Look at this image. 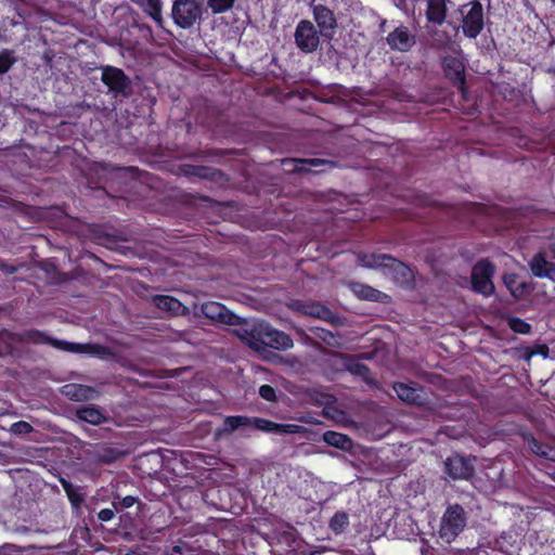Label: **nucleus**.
I'll return each instance as SVG.
<instances>
[{"mask_svg": "<svg viewBox=\"0 0 555 555\" xmlns=\"http://www.w3.org/2000/svg\"><path fill=\"white\" fill-rule=\"evenodd\" d=\"M360 263L365 268H380L392 274L396 282L405 284L413 279L411 269L402 261L386 254H361Z\"/></svg>", "mask_w": 555, "mask_h": 555, "instance_id": "obj_1", "label": "nucleus"}, {"mask_svg": "<svg viewBox=\"0 0 555 555\" xmlns=\"http://www.w3.org/2000/svg\"><path fill=\"white\" fill-rule=\"evenodd\" d=\"M466 527V512L460 504L447 507L440 522L439 537L446 543L454 541Z\"/></svg>", "mask_w": 555, "mask_h": 555, "instance_id": "obj_2", "label": "nucleus"}, {"mask_svg": "<svg viewBox=\"0 0 555 555\" xmlns=\"http://www.w3.org/2000/svg\"><path fill=\"white\" fill-rule=\"evenodd\" d=\"M494 273L495 267L488 258L478 260L472 269V289L486 297L491 296L495 291L494 283L492 281Z\"/></svg>", "mask_w": 555, "mask_h": 555, "instance_id": "obj_3", "label": "nucleus"}, {"mask_svg": "<svg viewBox=\"0 0 555 555\" xmlns=\"http://www.w3.org/2000/svg\"><path fill=\"white\" fill-rule=\"evenodd\" d=\"M462 15V30L465 37L477 38L485 26L483 8L479 0L464 4L460 9Z\"/></svg>", "mask_w": 555, "mask_h": 555, "instance_id": "obj_4", "label": "nucleus"}, {"mask_svg": "<svg viewBox=\"0 0 555 555\" xmlns=\"http://www.w3.org/2000/svg\"><path fill=\"white\" fill-rule=\"evenodd\" d=\"M29 338L36 344H48L54 348L76 353H100L102 346L98 344H80V343H72L66 340H61L57 338H53L48 336L44 332L39 330H33L28 334Z\"/></svg>", "mask_w": 555, "mask_h": 555, "instance_id": "obj_5", "label": "nucleus"}, {"mask_svg": "<svg viewBox=\"0 0 555 555\" xmlns=\"http://www.w3.org/2000/svg\"><path fill=\"white\" fill-rule=\"evenodd\" d=\"M202 0H175L171 10L173 22L181 28L188 29L202 17Z\"/></svg>", "mask_w": 555, "mask_h": 555, "instance_id": "obj_6", "label": "nucleus"}, {"mask_svg": "<svg viewBox=\"0 0 555 555\" xmlns=\"http://www.w3.org/2000/svg\"><path fill=\"white\" fill-rule=\"evenodd\" d=\"M282 165L287 172L322 173L337 167V162L324 158H285Z\"/></svg>", "mask_w": 555, "mask_h": 555, "instance_id": "obj_7", "label": "nucleus"}, {"mask_svg": "<svg viewBox=\"0 0 555 555\" xmlns=\"http://www.w3.org/2000/svg\"><path fill=\"white\" fill-rule=\"evenodd\" d=\"M101 70V80L108 88L109 92L122 96H129L131 94V80L122 69L106 65L102 66Z\"/></svg>", "mask_w": 555, "mask_h": 555, "instance_id": "obj_8", "label": "nucleus"}, {"mask_svg": "<svg viewBox=\"0 0 555 555\" xmlns=\"http://www.w3.org/2000/svg\"><path fill=\"white\" fill-rule=\"evenodd\" d=\"M204 318L216 324L241 325L242 319L230 311L224 305L217 301H206L201 306Z\"/></svg>", "mask_w": 555, "mask_h": 555, "instance_id": "obj_9", "label": "nucleus"}, {"mask_svg": "<svg viewBox=\"0 0 555 555\" xmlns=\"http://www.w3.org/2000/svg\"><path fill=\"white\" fill-rule=\"evenodd\" d=\"M258 338L262 345L276 350H287L294 345L288 334L273 328L269 324L260 325Z\"/></svg>", "mask_w": 555, "mask_h": 555, "instance_id": "obj_10", "label": "nucleus"}, {"mask_svg": "<svg viewBox=\"0 0 555 555\" xmlns=\"http://www.w3.org/2000/svg\"><path fill=\"white\" fill-rule=\"evenodd\" d=\"M295 42L306 53L317 50L320 40L315 27L310 21L302 20L298 23L295 30Z\"/></svg>", "mask_w": 555, "mask_h": 555, "instance_id": "obj_11", "label": "nucleus"}, {"mask_svg": "<svg viewBox=\"0 0 555 555\" xmlns=\"http://www.w3.org/2000/svg\"><path fill=\"white\" fill-rule=\"evenodd\" d=\"M446 473L453 480L469 479L475 474V468L472 460L459 454L449 456L444 462Z\"/></svg>", "mask_w": 555, "mask_h": 555, "instance_id": "obj_12", "label": "nucleus"}, {"mask_svg": "<svg viewBox=\"0 0 555 555\" xmlns=\"http://www.w3.org/2000/svg\"><path fill=\"white\" fill-rule=\"evenodd\" d=\"M442 69L446 77L457 87L463 93L466 88L465 65L462 60L455 56H444L442 60Z\"/></svg>", "mask_w": 555, "mask_h": 555, "instance_id": "obj_13", "label": "nucleus"}, {"mask_svg": "<svg viewBox=\"0 0 555 555\" xmlns=\"http://www.w3.org/2000/svg\"><path fill=\"white\" fill-rule=\"evenodd\" d=\"M91 459L100 464H113L125 456V451L111 442L96 443L89 451Z\"/></svg>", "mask_w": 555, "mask_h": 555, "instance_id": "obj_14", "label": "nucleus"}, {"mask_svg": "<svg viewBox=\"0 0 555 555\" xmlns=\"http://www.w3.org/2000/svg\"><path fill=\"white\" fill-rule=\"evenodd\" d=\"M179 173L186 178H199L208 181H219L224 177L222 170L204 165L182 164L179 166Z\"/></svg>", "mask_w": 555, "mask_h": 555, "instance_id": "obj_15", "label": "nucleus"}, {"mask_svg": "<svg viewBox=\"0 0 555 555\" xmlns=\"http://www.w3.org/2000/svg\"><path fill=\"white\" fill-rule=\"evenodd\" d=\"M311 7L313 10L314 21L317 22L321 34L325 37H330L337 26V21L333 11L323 4H317L315 0H312Z\"/></svg>", "mask_w": 555, "mask_h": 555, "instance_id": "obj_16", "label": "nucleus"}, {"mask_svg": "<svg viewBox=\"0 0 555 555\" xmlns=\"http://www.w3.org/2000/svg\"><path fill=\"white\" fill-rule=\"evenodd\" d=\"M392 388L398 398L403 402L421 406L426 401L423 387L416 384L410 385L397 382L393 384Z\"/></svg>", "mask_w": 555, "mask_h": 555, "instance_id": "obj_17", "label": "nucleus"}, {"mask_svg": "<svg viewBox=\"0 0 555 555\" xmlns=\"http://www.w3.org/2000/svg\"><path fill=\"white\" fill-rule=\"evenodd\" d=\"M386 40L391 50H398L401 52L409 51L415 43L414 36L404 25L396 27L388 34Z\"/></svg>", "mask_w": 555, "mask_h": 555, "instance_id": "obj_18", "label": "nucleus"}, {"mask_svg": "<svg viewBox=\"0 0 555 555\" xmlns=\"http://www.w3.org/2000/svg\"><path fill=\"white\" fill-rule=\"evenodd\" d=\"M298 310L305 315L318 318L332 324L336 323L335 313L327 306L318 301L301 304Z\"/></svg>", "mask_w": 555, "mask_h": 555, "instance_id": "obj_19", "label": "nucleus"}, {"mask_svg": "<svg viewBox=\"0 0 555 555\" xmlns=\"http://www.w3.org/2000/svg\"><path fill=\"white\" fill-rule=\"evenodd\" d=\"M153 304L159 310L170 312L172 315H188L189 308L184 306L179 299L169 295H155Z\"/></svg>", "mask_w": 555, "mask_h": 555, "instance_id": "obj_20", "label": "nucleus"}, {"mask_svg": "<svg viewBox=\"0 0 555 555\" xmlns=\"http://www.w3.org/2000/svg\"><path fill=\"white\" fill-rule=\"evenodd\" d=\"M62 393L72 401L85 402L93 399L96 395V391L91 386L67 384L63 386Z\"/></svg>", "mask_w": 555, "mask_h": 555, "instance_id": "obj_21", "label": "nucleus"}, {"mask_svg": "<svg viewBox=\"0 0 555 555\" xmlns=\"http://www.w3.org/2000/svg\"><path fill=\"white\" fill-rule=\"evenodd\" d=\"M529 266L535 278L555 280V263L547 261L542 253L535 254Z\"/></svg>", "mask_w": 555, "mask_h": 555, "instance_id": "obj_22", "label": "nucleus"}, {"mask_svg": "<svg viewBox=\"0 0 555 555\" xmlns=\"http://www.w3.org/2000/svg\"><path fill=\"white\" fill-rule=\"evenodd\" d=\"M450 0H427L426 18L428 22L442 25L446 21Z\"/></svg>", "mask_w": 555, "mask_h": 555, "instance_id": "obj_23", "label": "nucleus"}, {"mask_svg": "<svg viewBox=\"0 0 555 555\" xmlns=\"http://www.w3.org/2000/svg\"><path fill=\"white\" fill-rule=\"evenodd\" d=\"M75 415L79 421L91 425H100L107 420L102 409L93 404L76 409Z\"/></svg>", "mask_w": 555, "mask_h": 555, "instance_id": "obj_24", "label": "nucleus"}, {"mask_svg": "<svg viewBox=\"0 0 555 555\" xmlns=\"http://www.w3.org/2000/svg\"><path fill=\"white\" fill-rule=\"evenodd\" d=\"M519 435L521 436L524 443L527 446V448L532 454L540 457H548L550 452L552 451V448L550 447L548 443L539 441L529 430H521Z\"/></svg>", "mask_w": 555, "mask_h": 555, "instance_id": "obj_25", "label": "nucleus"}, {"mask_svg": "<svg viewBox=\"0 0 555 555\" xmlns=\"http://www.w3.org/2000/svg\"><path fill=\"white\" fill-rule=\"evenodd\" d=\"M323 441L343 451H348L352 448V440L348 435L333 430H327L323 434Z\"/></svg>", "mask_w": 555, "mask_h": 555, "instance_id": "obj_26", "label": "nucleus"}, {"mask_svg": "<svg viewBox=\"0 0 555 555\" xmlns=\"http://www.w3.org/2000/svg\"><path fill=\"white\" fill-rule=\"evenodd\" d=\"M352 291L360 299L370 301H383V298L387 297L383 292L362 283L352 284Z\"/></svg>", "mask_w": 555, "mask_h": 555, "instance_id": "obj_27", "label": "nucleus"}, {"mask_svg": "<svg viewBox=\"0 0 555 555\" xmlns=\"http://www.w3.org/2000/svg\"><path fill=\"white\" fill-rule=\"evenodd\" d=\"M61 485L70 502L73 508L79 509L85 501V494L72 482L61 479Z\"/></svg>", "mask_w": 555, "mask_h": 555, "instance_id": "obj_28", "label": "nucleus"}, {"mask_svg": "<svg viewBox=\"0 0 555 555\" xmlns=\"http://www.w3.org/2000/svg\"><path fill=\"white\" fill-rule=\"evenodd\" d=\"M251 417L244 415H231L227 416L223 421V431L231 434L240 427L250 426Z\"/></svg>", "mask_w": 555, "mask_h": 555, "instance_id": "obj_29", "label": "nucleus"}, {"mask_svg": "<svg viewBox=\"0 0 555 555\" xmlns=\"http://www.w3.org/2000/svg\"><path fill=\"white\" fill-rule=\"evenodd\" d=\"M344 364L346 371L354 376L366 379L370 374V369L365 364L351 357H346Z\"/></svg>", "mask_w": 555, "mask_h": 555, "instance_id": "obj_30", "label": "nucleus"}, {"mask_svg": "<svg viewBox=\"0 0 555 555\" xmlns=\"http://www.w3.org/2000/svg\"><path fill=\"white\" fill-rule=\"evenodd\" d=\"M349 526V516L345 512H337L330 520V528L333 532L341 533Z\"/></svg>", "mask_w": 555, "mask_h": 555, "instance_id": "obj_31", "label": "nucleus"}, {"mask_svg": "<svg viewBox=\"0 0 555 555\" xmlns=\"http://www.w3.org/2000/svg\"><path fill=\"white\" fill-rule=\"evenodd\" d=\"M16 62L14 50L2 49L0 51V75L7 74Z\"/></svg>", "mask_w": 555, "mask_h": 555, "instance_id": "obj_32", "label": "nucleus"}, {"mask_svg": "<svg viewBox=\"0 0 555 555\" xmlns=\"http://www.w3.org/2000/svg\"><path fill=\"white\" fill-rule=\"evenodd\" d=\"M144 12L151 16L158 25H162V3L160 0H145Z\"/></svg>", "mask_w": 555, "mask_h": 555, "instance_id": "obj_33", "label": "nucleus"}, {"mask_svg": "<svg viewBox=\"0 0 555 555\" xmlns=\"http://www.w3.org/2000/svg\"><path fill=\"white\" fill-rule=\"evenodd\" d=\"M250 426L266 433L281 431L283 427V425L261 417H253Z\"/></svg>", "mask_w": 555, "mask_h": 555, "instance_id": "obj_34", "label": "nucleus"}, {"mask_svg": "<svg viewBox=\"0 0 555 555\" xmlns=\"http://www.w3.org/2000/svg\"><path fill=\"white\" fill-rule=\"evenodd\" d=\"M507 324L509 328L517 334L526 335L531 332V325L527 321L518 317H509L507 320Z\"/></svg>", "mask_w": 555, "mask_h": 555, "instance_id": "obj_35", "label": "nucleus"}, {"mask_svg": "<svg viewBox=\"0 0 555 555\" xmlns=\"http://www.w3.org/2000/svg\"><path fill=\"white\" fill-rule=\"evenodd\" d=\"M235 0H207V7L214 14H222L230 11Z\"/></svg>", "mask_w": 555, "mask_h": 555, "instance_id": "obj_36", "label": "nucleus"}, {"mask_svg": "<svg viewBox=\"0 0 555 555\" xmlns=\"http://www.w3.org/2000/svg\"><path fill=\"white\" fill-rule=\"evenodd\" d=\"M138 502H139L138 496L126 495V496L121 498L120 495H114L112 505L116 506V511L118 513V512H121L126 508L133 506Z\"/></svg>", "mask_w": 555, "mask_h": 555, "instance_id": "obj_37", "label": "nucleus"}, {"mask_svg": "<svg viewBox=\"0 0 555 555\" xmlns=\"http://www.w3.org/2000/svg\"><path fill=\"white\" fill-rule=\"evenodd\" d=\"M259 396L269 402L276 401V391L271 385L268 384L261 385L259 387Z\"/></svg>", "mask_w": 555, "mask_h": 555, "instance_id": "obj_38", "label": "nucleus"}, {"mask_svg": "<svg viewBox=\"0 0 555 555\" xmlns=\"http://www.w3.org/2000/svg\"><path fill=\"white\" fill-rule=\"evenodd\" d=\"M33 430V426L25 421H18L12 424L11 426V431L15 435H27L30 434Z\"/></svg>", "mask_w": 555, "mask_h": 555, "instance_id": "obj_39", "label": "nucleus"}, {"mask_svg": "<svg viewBox=\"0 0 555 555\" xmlns=\"http://www.w3.org/2000/svg\"><path fill=\"white\" fill-rule=\"evenodd\" d=\"M116 513H117L116 506L112 505V507H105V508L100 509L96 513V517H98L99 521L107 522V521L113 520V518L115 517Z\"/></svg>", "mask_w": 555, "mask_h": 555, "instance_id": "obj_40", "label": "nucleus"}, {"mask_svg": "<svg viewBox=\"0 0 555 555\" xmlns=\"http://www.w3.org/2000/svg\"><path fill=\"white\" fill-rule=\"evenodd\" d=\"M23 264L16 266L13 263H9L8 261L0 259V271L5 275L15 274L18 271V268Z\"/></svg>", "mask_w": 555, "mask_h": 555, "instance_id": "obj_41", "label": "nucleus"}, {"mask_svg": "<svg viewBox=\"0 0 555 555\" xmlns=\"http://www.w3.org/2000/svg\"><path fill=\"white\" fill-rule=\"evenodd\" d=\"M428 202H429L428 198L424 195H418L415 201V203L418 205H427Z\"/></svg>", "mask_w": 555, "mask_h": 555, "instance_id": "obj_42", "label": "nucleus"}, {"mask_svg": "<svg viewBox=\"0 0 555 555\" xmlns=\"http://www.w3.org/2000/svg\"><path fill=\"white\" fill-rule=\"evenodd\" d=\"M5 31H7V29H2L0 27V41H2V42H9L10 41V38L5 34Z\"/></svg>", "mask_w": 555, "mask_h": 555, "instance_id": "obj_43", "label": "nucleus"}, {"mask_svg": "<svg viewBox=\"0 0 555 555\" xmlns=\"http://www.w3.org/2000/svg\"><path fill=\"white\" fill-rule=\"evenodd\" d=\"M2 23H3V27H7V26L14 27V26L21 24L20 22L14 21V20L3 21Z\"/></svg>", "mask_w": 555, "mask_h": 555, "instance_id": "obj_44", "label": "nucleus"}, {"mask_svg": "<svg viewBox=\"0 0 555 555\" xmlns=\"http://www.w3.org/2000/svg\"><path fill=\"white\" fill-rule=\"evenodd\" d=\"M514 280H515V278H514V276H505V278H504V283L506 284V286H507L508 288H511V287H512V286H511V284H513Z\"/></svg>", "mask_w": 555, "mask_h": 555, "instance_id": "obj_45", "label": "nucleus"}, {"mask_svg": "<svg viewBox=\"0 0 555 555\" xmlns=\"http://www.w3.org/2000/svg\"><path fill=\"white\" fill-rule=\"evenodd\" d=\"M15 531L21 532V533H27L29 531V529L25 526H22V527H16Z\"/></svg>", "mask_w": 555, "mask_h": 555, "instance_id": "obj_46", "label": "nucleus"}, {"mask_svg": "<svg viewBox=\"0 0 555 555\" xmlns=\"http://www.w3.org/2000/svg\"><path fill=\"white\" fill-rule=\"evenodd\" d=\"M547 351H548V349H547V347H546V346H541V347H540V351H539V352H541V353H543V354H546V353H547Z\"/></svg>", "mask_w": 555, "mask_h": 555, "instance_id": "obj_47", "label": "nucleus"}, {"mask_svg": "<svg viewBox=\"0 0 555 555\" xmlns=\"http://www.w3.org/2000/svg\"><path fill=\"white\" fill-rule=\"evenodd\" d=\"M554 555H555V553H554Z\"/></svg>", "mask_w": 555, "mask_h": 555, "instance_id": "obj_48", "label": "nucleus"}]
</instances>
